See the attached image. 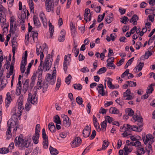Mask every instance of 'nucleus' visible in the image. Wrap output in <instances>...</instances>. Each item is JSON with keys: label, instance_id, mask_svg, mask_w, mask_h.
Segmentation results:
<instances>
[{"label": "nucleus", "instance_id": "52", "mask_svg": "<svg viewBox=\"0 0 155 155\" xmlns=\"http://www.w3.org/2000/svg\"><path fill=\"white\" fill-rule=\"evenodd\" d=\"M71 76L69 74L65 78V82L67 84H69L70 83V80L71 79Z\"/></svg>", "mask_w": 155, "mask_h": 155}, {"label": "nucleus", "instance_id": "57", "mask_svg": "<svg viewBox=\"0 0 155 155\" xmlns=\"http://www.w3.org/2000/svg\"><path fill=\"white\" fill-rule=\"evenodd\" d=\"M137 125L139 126L138 130V132H140L142 130V128L141 127H142L143 126V122H138Z\"/></svg>", "mask_w": 155, "mask_h": 155}, {"label": "nucleus", "instance_id": "53", "mask_svg": "<svg viewBox=\"0 0 155 155\" xmlns=\"http://www.w3.org/2000/svg\"><path fill=\"white\" fill-rule=\"evenodd\" d=\"M42 81L41 79H38L37 82V89H40L42 87L41 84Z\"/></svg>", "mask_w": 155, "mask_h": 155}, {"label": "nucleus", "instance_id": "46", "mask_svg": "<svg viewBox=\"0 0 155 155\" xmlns=\"http://www.w3.org/2000/svg\"><path fill=\"white\" fill-rule=\"evenodd\" d=\"M76 102L79 105L82 104L83 100L82 98L79 96L77 97L76 99Z\"/></svg>", "mask_w": 155, "mask_h": 155}, {"label": "nucleus", "instance_id": "44", "mask_svg": "<svg viewBox=\"0 0 155 155\" xmlns=\"http://www.w3.org/2000/svg\"><path fill=\"white\" fill-rule=\"evenodd\" d=\"M109 142L107 140H105L103 141V144L102 147V149H105L108 147L109 144Z\"/></svg>", "mask_w": 155, "mask_h": 155}, {"label": "nucleus", "instance_id": "8", "mask_svg": "<svg viewBox=\"0 0 155 155\" xmlns=\"http://www.w3.org/2000/svg\"><path fill=\"white\" fill-rule=\"evenodd\" d=\"M82 140L80 137H76L71 143V145L73 148L79 146L81 143Z\"/></svg>", "mask_w": 155, "mask_h": 155}, {"label": "nucleus", "instance_id": "60", "mask_svg": "<svg viewBox=\"0 0 155 155\" xmlns=\"http://www.w3.org/2000/svg\"><path fill=\"white\" fill-rule=\"evenodd\" d=\"M40 124H38L36 125L35 128V133L37 134V133H39L40 130Z\"/></svg>", "mask_w": 155, "mask_h": 155}, {"label": "nucleus", "instance_id": "56", "mask_svg": "<svg viewBox=\"0 0 155 155\" xmlns=\"http://www.w3.org/2000/svg\"><path fill=\"white\" fill-rule=\"evenodd\" d=\"M129 70L127 69L126 70V71L124 72L121 75V78H124L125 76H128V75L129 74Z\"/></svg>", "mask_w": 155, "mask_h": 155}, {"label": "nucleus", "instance_id": "18", "mask_svg": "<svg viewBox=\"0 0 155 155\" xmlns=\"http://www.w3.org/2000/svg\"><path fill=\"white\" fill-rule=\"evenodd\" d=\"M113 14L111 13L106 17V21L108 24L110 23L113 20Z\"/></svg>", "mask_w": 155, "mask_h": 155}, {"label": "nucleus", "instance_id": "20", "mask_svg": "<svg viewBox=\"0 0 155 155\" xmlns=\"http://www.w3.org/2000/svg\"><path fill=\"white\" fill-rule=\"evenodd\" d=\"M36 75L34 72L33 75L32 76L31 78V82L30 84V87L32 89L34 87L35 80L36 79Z\"/></svg>", "mask_w": 155, "mask_h": 155}, {"label": "nucleus", "instance_id": "48", "mask_svg": "<svg viewBox=\"0 0 155 155\" xmlns=\"http://www.w3.org/2000/svg\"><path fill=\"white\" fill-rule=\"evenodd\" d=\"M126 83H127L128 84V86L130 87H132L134 86H136L137 85L136 83L135 82H133L132 81H126Z\"/></svg>", "mask_w": 155, "mask_h": 155}, {"label": "nucleus", "instance_id": "62", "mask_svg": "<svg viewBox=\"0 0 155 155\" xmlns=\"http://www.w3.org/2000/svg\"><path fill=\"white\" fill-rule=\"evenodd\" d=\"M72 51L74 52V56L75 57H77L79 53V50L78 49H76V48H74V49H73L72 50Z\"/></svg>", "mask_w": 155, "mask_h": 155}, {"label": "nucleus", "instance_id": "22", "mask_svg": "<svg viewBox=\"0 0 155 155\" xmlns=\"http://www.w3.org/2000/svg\"><path fill=\"white\" fill-rule=\"evenodd\" d=\"M90 12V10L88 8H86L85 10V12L84 14V19L87 22L88 19V15Z\"/></svg>", "mask_w": 155, "mask_h": 155}, {"label": "nucleus", "instance_id": "19", "mask_svg": "<svg viewBox=\"0 0 155 155\" xmlns=\"http://www.w3.org/2000/svg\"><path fill=\"white\" fill-rule=\"evenodd\" d=\"M0 17L1 16L5 15L7 14V11L2 5H0Z\"/></svg>", "mask_w": 155, "mask_h": 155}, {"label": "nucleus", "instance_id": "31", "mask_svg": "<svg viewBox=\"0 0 155 155\" xmlns=\"http://www.w3.org/2000/svg\"><path fill=\"white\" fill-rule=\"evenodd\" d=\"M28 4L30 8V11L33 13L34 12V3L33 0H29L28 1Z\"/></svg>", "mask_w": 155, "mask_h": 155}, {"label": "nucleus", "instance_id": "43", "mask_svg": "<svg viewBox=\"0 0 155 155\" xmlns=\"http://www.w3.org/2000/svg\"><path fill=\"white\" fill-rule=\"evenodd\" d=\"M42 87L43 88V92H45L47 91V89L48 87V83L46 82L44 83L42 85Z\"/></svg>", "mask_w": 155, "mask_h": 155}, {"label": "nucleus", "instance_id": "10", "mask_svg": "<svg viewBox=\"0 0 155 155\" xmlns=\"http://www.w3.org/2000/svg\"><path fill=\"white\" fill-rule=\"evenodd\" d=\"M104 89V87L101 84H99L97 88V89L98 90L99 93L102 96H104L105 94Z\"/></svg>", "mask_w": 155, "mask_h": 155}, {"label": "nucleus", "instance_id": "14", "mask_svg": "<svg viewBox=\"0 0 155 155\" xmlns=\"http://www.w3.org/2000/svg\"><path fill=\"white\" fill-rule=\"evenodd\" d=\"M144 64L143 62H140L139 64L137 65L134 69V71L135 72H138L141 71L143 67Z\"/></svg>", "mask_w": 155, "mask_h": 155}, {"label": "nucleus", "instance_id": "50", "mask_svg": "<svg viewBox=\"0 0 155 155\" xmlns=\"http://www.w3.org/2000/svg\"><path fill=\"white\" fill-rule=\"evenodd\" d=\"M53 78L52 75L50 74H47L45 77V79L47 81L50 82V81L51 80V78Z\"/></svg>", "mask_w": 155, "mask_h": 155}, {"label": "nucleus", "instance_id": "63", "mask_svg": "<svg viewBox=\"0 0 155 155\" xmlns=\"http://www.w3.org/2000/svg\"><path fill=\"white\" fill-rule=\"evenodd\" d=\"M134 146L136 147H138L141 146V143L140 142L138 141L137 140L136 142H134Z\"/></svg>", "mask_w": 155, "mask_h": 155}, {"label": "nucleus", "instance_id": "3", "mask_svg": "<svg viewBox=\"0 0 155 155\" xmlns=\"http://www.w3.org/2000/svg\"><path fill=\"white\" fill-rule=\"evenodd\" d=\"M52 63L48 62V61L43 62V64L40 66V64L38 67V71L39 74V75H41L43 71L44 72L49 71L51 67Z\"/></svg>", "mask_w": 155, "mask_h": 155}, {"label": "nucleus", "instance_id": "34", "mask_svg": "<svg viewBox=\"0 0 155 155\" xmlns=\"http://www.w3.org/2000/svg\"><path fill=\"white\" fill-rule=\"evenodd\" d=\"M53 121L57 124H61V121L58 115H56L54 118Z\"/></svg>", "mask_w": 155, "mask_h": 155}, {"label": "nucleus", "instance_id": "24", "mask_svg": "<svg viewBox=\"0 0 155 155\" xmlns=\"http://www.w3.org/2000/svg\"><path fill=\"white\" fill-rule=\"evenodd\" d=\"M45 45V47L44 48V49H43V51H41V53L40 54V58L41 60V62H40V66H41L42 64H43V61H42V60L44 58V54H43V52H44L45 50L46 51L47 49V46L46 45V44L45 43L43 45Z\"/></svg>", "mask_w": 155, "mask_h": 155}, {"label": "nucleus", "instance_id": "13", "mask_svg": "<svg viewBox=\"0 0 155 155\" xmlns=\"http://www.w3.org/2000/svg\"><path fill=\"white\" fill-rule=\"evenodd\" d=\"M126 130L130 131H138V127L137 126L130 125L129 124H127Z\"/></svg>", "mask_w": 155, "mask_h": 155}, {"label": "nucleus", "instance_id": "9", "mask_svg": "<svg viewBox=\"0 0 155 155\" xmlns=\"http://www.w3.org/2000/svg\"><path fill=\"white\" fill-rule=\"evenodd\" d=\"M91 127H89L88 126H86L83 130V135L84 137H88L91 133Z\"/></svg>", "mask_w": 155, "mask_h": 155}, {"label": "nucleus", "instance_id": "59", "mask_svg": "<svg viewBox=\"0 0 155 155\" xmlns=\"http://www.w3.org/2000/svg\"><path fill=\"white\" fill-rule=\"evenodd\" d=\"M107 67H113L114 69H115V66L113 62H107Z\"/></svg>", "mask_w": 155, "mask_h": 155}, {"label": "nucleus", "instance_id": "4", "mask_svg": "<svg viewBox=\"0 0 155 155\" xmlns=\"http://www.w3.org/2000/svg\"><path fill=\"white\" fill-rule=\"evenodd\" d=\"M7 126L8 127L10 128H14L13 132H16L17 128H18L19 125L18 122V119H15L14 120L13 119H10L7 122Z\"/></svg>", "mask_w": 155, "mask_h": 155}, {"label": "nucleus", "instance_id": "38", "mask_svg": "<svg viewBox=\"0 0 155 155\" xmlns=\"http://www.w3.org/2000/svg\"><path fill=\"white\" fill-rule=\"evenodd\" d=\"M74 87L75 89H77L78 90H81L82 87V86L80 84H74Z\"/></svg>", "mask_w": 155, "mask_h": 155}, {"label": "nucleus", "instance_id": "16", "mask_svg": "<svg viewBox=\"0 0 155 155\" xmlns=\"http://www.w3.org/2000/svg\"><path fill=\"white\" fill-rule=\"evenodd\" d=\"M123 150L124 151V153L129 154L132 151L133 148L131 146L125 145L123 148Z\"/></svg>", "mask_w": 155, "mask_h": 155}, {"label": "nucleus", "instance_id": "61", "mask_svg": "<svg viewBox=\"0 0 155 155\" xmlns=\"http://www.w3.org/2000/svg\"><path fill=\"white\" fill-rule=\"evenodd\" d=\"M96 132L95 130H94L92 131V134L90 137V140L93 139L95 137L96 135Z\"/></svg>", "mask_w": 155, "mask_h": 155}, {"label": "nucleus", "instance_id": "36", "mask_svg": "<svg viewBox=\"0 0 155 155\" xmlns=\"http://www.w3.org/2000/svg\"><path fill=\"white\" fill-rule=\"evenodd\" d=\"M107 71V69L106 67H103L99 69V70L97 71V74H100L102 73H104Z\"/></svg>", "mask_w": 155, "mask_h": 155}, {"label": "nucleus", "instance_id": "17", "mask_svg": "<svg viewBox=\"0 0 155 155\" xmlns=\"http://www.w3.org/2000/svg\"><path fill=\"white\" fill-rule=\"evenodd\" d=\"M12 100V99L10 96V93L8 92L6 96V97L5 101L6 105L7 106V107L8 106V105L10 103Z\"/></svg>", "mask_w": 155, "mask_h": 155}, {"label": "nucleus", "instance_id": "7", "mask_svg": "<svg viewBox=\"0 0 155 155\" xmlns=\"http://www.w3.org/2000/svg\"><path fill=\"white\" fill-rule=\"evenodd\" d=\"M23 97L22 96H20L18 100V114H20V115L21 113H22V110L24 109L23 105Z\"/></svg>", "mask_w": 155, "mask_h": 155}, {"label": "nucleus", "instance_id": "45", "mask_svg": "<svg viewBox=\"0 0 155 155\" xmlns=\"http://www.w3.org/2000/svg\"><path fill=\"white\" fill-rule=\"evenodd\" d=\"M152 84H151L150 86H149L147 88V90L146 91V93L147 94H150L152 93L153 89V87H152Z\"/></svg>", "mask_w": 155, "mask_h": 155}, {"label": "nucleus", "instance_id": "21", "mask_svg": "<svg viewBox=\"0 0 155 155\" xmlns=\"http://www.w3.org/2000/svg\"><path fill=\"white\" fill-rule=\"evenodd\" d=\"M132 121H134V122L137 121V122H143V119L138 116V115H134L131 119Z\"/></svg>", "mask_w": 155, "mask_h": 155}, {"label": "nucleus", "instance_id": "29", "mask_svg": "<svg viewBox=\"0 0 155 155\" xmlns=\"http://www.w3.org/2000/svg\"><path fill=\"white\" fill-rule=\"evenodd\" d=\"M49 150L50 153L51 154L56 155L58 153V151L55 148H53L51 146H50Z\"/></svg>", "mask_w": 155, "mask_h": 155}, {"label": "nucleus", "instance_id": "37", "mask_svg": "<svg viewBox=\"0 0 155 155\" xmlns=\"http://www.w3.org/2000/svg\"><path fill=\"white\" fill-rule=\"evenodd\" d=\"M42 136L43 140H48V137L45 132V128H43L42 130Z\"/></svg>", "mask_w": 155, "mask_h": 155}, {"label": "nucleus", "instance_id": "40", "mask_svg": "<svg viewBox=\"0 0 155 155\" xmlns=\"http://www.w3.org/2000/svg\"><path fill=\"white\" fill-rule=\"evenodd\" d=\"M52 54H51V55H50V54H48L46 56V58L45 59V61H47L48 62L52 63L53 61V59L52 58Z\"/></svg>", "mask_w": 155, "mask_h": 155}, {"label": "nucleus", "instance_id": "51", "mask_svg": "<svg viewBox=\"0 0 155 155\" xmlns=\"http://www.w3.org/2000/svg\"><path fill=\"white\" fill-rule=\"evenodd\" d=\"M61 85V80L58 78L57 79V82L56 84V86L55 88V91L58 90L59 88Z\"/></svg>", "mask_w": 155, "mask_h": 155}, {"label": "nucleus", "instance_id": "1", "mask_svg": "<svg viewBox=\"0 0 155 155\" xmlns=\"http://www.w3.org/2000/svg\"><path fill=\"white\" fill-rule=\"evenodd\" d=\"M28 140H24L23 139V136L22 134H20L18 137H17L14 141L15 145L21 150L24 149L25 148L29 147L30 143H28Z\"/></svg>", "mask_w": 155, "mask_h": 155}, {"label": "nucleus", "instance_id": "6", "mask_svg": "<svg viewBox=\"0 0 155 155\" xmlns=\"http://www.w3.org/2000/svg\"><path fill=\"white\" fill-rule=\"evenodd\" d=\"M32 97V100L31 99H28L27 102L25 104V109L28 111H29L31 106V104L36 105L37 104L38 101L36 98H35V96H33Z\"/></svg>", "mask_w": 155, "mask_h": 155}, {"label": "nucleus", "instance_id": "54", "mask_svg": "<svg viewBox=\"0 0 155 155\" xmlns=\"http://www.w3.org/2000/svg\"><path fill=\"white\" fill-rule=\"evenodd\" d=\"M105 121H106V122L107 121V122L110 124V123L112 122V121L113 120L112 118L110 117L109 116H105Z\"/></svg>", "mask_w": 155, "mask_h": 155}, {"label": "nucleus", "instance_id": "5", "mask_svg": "<svg viewBox=\"0 0 155 155\" xmlns=\"http://www.w3.org/2000/svg\"><path fill=\"white\" fill-rule=\"evenodd\" d=\"M27 51H25L24 57L22 58H24L23 60L21 61L20 67V71L23 74L25 71L26 64H27V60L28 56Z\"/></svg>", "mask_w": 155, "mask_h": 155}, {"label": "nucleus", "instance_id": "35", "mask_svg": "<svg viewBox=\"0 0 155 155\" xmlns=\"http://www.w3.org/2000/svg\"><path fill=\"white\" fill-rule=\"evenodd\" d=\"M112 79L108 78V80L107 81V85L109 88L111 89H114V85L113 84L111 81L112 80Z\"/></svg>", "mask_w": 155, "mask_h": 155}, {"label": "nucleus", "instance_id": "2", "mask_svg": "<svg viewBox=\"0 0 155 155\" xmlns=\"http://www.w3.org/2000/svg\"><path fill=\"white\" fill-rule=\"evenodd\" d=\"M142 139L144 144L147 145L145 147L146 150L149 153L150 150H152L151 144L154 141V137L151 134H149L146 136H143Z\"/></svg>", "mask_w": 155, "mask_h": 155}, {"label": "nucleus", "instance_id": "47", "mask_svg": "<svg viewBox=\"0 0 155 155\" xmlns=\"http://www.w3.org/2000/svg\"><path fill=\"white\" fill-rule=\"evenodd\" d=\"M121 22L124 24H126V22L129 21V19L126 16H124L123 18H121Z\"/></svg>", "mask_w": 155, "mask_h": 155}, {"label": "nucleus", "instance_id": "32", "mask_svg": "<svg viewBox=\"0 0 155 155\" xmlns=\"http://www.w3.org/2000/svg\"><path fill=\"white\" fill-rule=\"evenodd\" d=\"M0 20L1 24V25L2 27H3L2 26L5 25L6 24L5 23L6 22V15L1 16V17H0Z\"/></svg>", "mask_w": 155, "mask_h": 155}, {"label": "nucleus", "instance_id": "15", "mask_svg": "<svg viewBox=\"0 0 155 155\" xmlns=\"http://www.w3.org/2000/svg\"><path fill=\"white\" fill-rule=\"evenodd\" d=\"M38 33L37 31H33L31 33L30 37H32L34 42H35L38 41Z\"/></svg>", "mask_w": 155, "mask_h": 155}, {"label": "nucleus", "instance_id": "27", "mask_svg": "<svg viewBox=\"0 0 155 155\" xmlns=\"http://www.w3.org/2000/svg\"><path fill=\"white\" fill-rule=\"evenodd\" d=\"M48 127L51 132H55V127L53 123L51 122L49 123L48 124Z\"/></svg>", "mask_w": 155, "mask_h": 155}, {"label": "nucleus", "instance_id": "42", "mask_svg": "<svg viewBox=\"0 0 155 155\" xmlns=\"http://www.w3.org/2000/svg\"><path fill=\"white\" fill-rule=\"evenodd\" d=\"M46 6V11L48 12H50L54 8V5H45Z\"/></svg>", "mask_w": 155, "mask_h": 155}, {"label": "nucleus", "instance_id": "33", "mask_svg": "<svg viewBox=\"0 0 155 155\" xmlns=\"http://www.w3.org/2000/svg\"><path fill=\"white\" fill-rule=\"evenodd\" d=\"M29 79H26L24 83L23 84L24 86L23 87V89H24L25 91H27L28 90L29 87Z\"/></svg>", "mask_w": 155, "mask_h": 155}, {"label": "nucleus", "instance_id": "64", "mask_svg": "<svg viewBox=\"0 0 155 155\" xmlns=\"http://www.w3.org/2000/svg\"><path fill=\"white\" fill-rule=\"evenodd\" d=\"M118 94V92L117 91L112 92L110 94L112 97H114V96L117 97Z\"/></svg>", "mask_w": 155, "mask_h": 155}, {"label": "nucleus", "instance_id": "28", "mask_svg": "<svg viewBox=\"0 0 155 155\" xmlns=\"http://www.w3.org/2000/svg\"><path fill=\"white\" fill-rule=\"evenodd\" d=\"M109 112L110 113L118 114L119 113V110L114 107H111L109 110Z\"/></svg>", "mask_w": 155, "mask_h": 155}, {"label": "nucleus", "instance_id": "58", "mask_svg": "<svg viewBox=\"0 0 155 155\" xmlns=\"http://www.w3.org/2000/svg\"><path fill=\"white\" fill-rule=\"evenodd\" d=\"M54 5V0H46L45 5Z\"/></svg>", "mask_w": 155, "mask_h": 155}, {"label": "nucleus", "instance_id": "11", "mask_svg": "<svg viewBox=\"0 0 155 155\" xmlns=\"http://www.w3.org/2000/svg\"><path fill=\"white\" fill-rule=\"evenodd\" d=\"M152 52H153V51H146L145 53V54L140 57V61H141V60L144 61L145 59H147L150 56H151L152 54Z\"/></svg>", "mask_w": 155, "mask_h": 155}, {"label": "nucleus", "instance_id": "25", "mask_svg": "<svg viewBox=\"0 0 155 155\" xmlns=\"http://www.w3.org/2000/svg\"><path fill=\"white\" fill-rule=\"evenodd\" d=\"M39 133H37V134L35 133L33 135L32 137V139L34 143L35 144H37L38 143V139L39 138Z\"/></svg>", "mask_w": 155, "mask_h": 155}, {"label": "nucleus", "instance_id": "12", "mask_svg": "<svg viewBox=\"0 0 155 155\" xmlns=\"http://www.w3.org/2000/svg\"><path fill=\"white\" fill-rule=\"evenodd\" d=\"M63 124L66 127H68L70 125V123L69 121V118L66 115H64L63 116Z\"/></svg>", "mask_w": 155, "mask_h": 155}, {"label": "nucleus", "instance_id": "23", "mask_svg": "<svg viewBox=\"0 0 155 155\" xmlns=\"http://www.w3.org/2000/svg\"><path fill=\"white\" fill-rule=\"evenodd\" d=\"M34 23L35 25L38 28H39L41 26V23L38 18L35 16L33 17Z\"/></svg>", "mask_w": 155, "mask_h": 155}, {"label": "nucleus", "instance_id": "49", "mask_svg": "<svg viewBox=\"0 0 155 155\" xmlns=\"http://www.w3.org/2000/svg\"><path fill=\"white\" fill-rule=\"evenodd\" d=\"M37 94V92H35L34 94L32 95L30 93H29L28 96V99H31V100H32V97H34L33 96H35V98H36L37 99V100L38 101V97H36V95Z\"/></svg>", "mask_w": 155, "mask_h": 155}, {"label": "nucleus", "instance_id": "26", "mask_svg": "<svg viewBox=\"0 0 155 155\" xmlns=\"http://www.w3.org/2000/svg\"><path fill=\"white\" fill-rule=\"evenodd\" d=\"M137 155H142L143 154L145 153V150L143 147H138L137 148Z\"/></svg>", "mask_w": 155, "mask_h": 155}, {"label": "nucleus", "instance_id": "55", "mask_svg": "<svg viewBox=\"0 0 155 155\" xmlns=\"http://www.w3.org/2000/svg\"><path fill=\"white\" fill-rule=\"evenodd\" d=\"M48 140H43V147L45 149H47L48 147Z\"/></svg>", "mask_w": 155, "mask_h": 155}, {"label": "nucleus", "instance_id": "39", "mask_svg": "<svg viewBox=\"0 0 155 155\" xmlns=\"http://www.w3.org/2000/svg\"><path fill=\"white\" fill-rule=\"evenodd\" d=\"M8 149L5 147L0 148V153L3 154L7 153L8 152Z\"/></svg>", "mask_w": 155, "mask_h": 155}, {"label": "nucleus", "instance_id": "30", "mask_svg": "<svg viewBox=\"0 0 155 155\" xmlns=\"http://www.w3.org/2000/svg\"><path fill=\"white\" fill-rule=\"evenodd\" d=\"M125 112L129 116H132L134 113V111L130 108H127L125 109Z\"/></svg>", "mask_w": 155, "mask_h": 155}, {"label": "nucleus", "instance_id": "41", "mask_svg": "<svg viewBox=\"0 0 155 155\" xmlns=\"http://www.w3.org/2000/svg\"><path fill=\"white\" fill-rule=\"evenodd\" d=\"M12 53L14 54H15V49L17 47V42L14 41H12Z\"/></svg>", "mask_w": 155, "mask_h": 155}]
</instances>
